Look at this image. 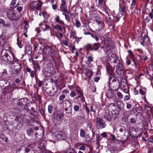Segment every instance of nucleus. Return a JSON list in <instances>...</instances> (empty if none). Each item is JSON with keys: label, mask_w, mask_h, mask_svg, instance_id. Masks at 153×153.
Returning a JSON list of instances; mask_svg holds the SVG:
<instances>
[{"label": "nucleus", "mask_w": 153, "mask_h": 153, "mask_svg": "<svg viewBox=\"0 0 153 153\" xmlns=\"http://www.w3.org/2000/svg\"><path fill=\"white\" fill-rule=\"evenodd\" d=\"M10 66L12 69V72L14 74H18L22 68L21 65L17 61H14Z\"/></svg>", "instance_id": "obj_1"}, {"label": "nucleus", "mask_w": 153, "mask_h": 153, "mask_svg": "<svg viewBox=\"0 0 153 153\" xmlns=\"http://www.w3.org/2000/svg\"><path fill=\"white\" fill-rule=\"evenodd\" d=\"M6 14L8 18L11 20L16 21L19 18L13 10L7 9L6 11Z\"/></svg>", "instance_id": "obj_2"}, {"label": "nucleus", "mask_w": 153, "mask_h": 153, "mask_svg": "<svg viewBox=\"0 0 153 153\" xmlns=\"http://www.w3.org/2000/svg\"><path fill=\"white\" fill-rule=\"evenodd\" d=\"M96 126L98 129H102L105 128L106 124L101 118L99 117L97 119Z\"/></svg>", "instance_id": "obj_3"}, {"label": "nucleus", "mask_w": 153, "mask_h": 153, "mask_svg": "<svg viewBox=\"0 0 153 153\" xmlns=\"http://www.w3.org/2000/svg\"><path fill=\"white\" fill-rule=\"evenodd\" d=\"M42 3L41 1H39L38 3L35 1H33L32 3V6L30 8V10L36 9L39 10L41 9Z\"/></svg>", "instance_id": "obj_4"}, {"label": "nucleus", "mask_w": 153, "mask_h": 153, "mask_svg": "<svg viewBox=\"0 0 153 153\" xmlns=\"http://www.w3.org/2000/svg\"><path fill=\"white\" fill-rule=\"evenodd\" d=\"M116 108L115 105V104L114 103H111L109 105L108 108V111L110 113L114 115H116V114L118 113L120 111L119 110L118 111H117V112H116Z\"/></svg>", "instance_id": "obj_5"}, {"label": "nucleus", "mask_w": 153, "mask_h": 153, "mask_svg": "<svg viewBox=\"0 0 153 153\" xmlns=\"http://www.w3.org/2000/svg\"><path fill=\"white\" fill-rule=\"evenodd\" d=\"M43 53L48 56H52L53 51L51 48L48 46L44 47L43 50Z\"/></svg>", "instance_id": "obj_6"}, {"label": "nucleus", "mask_w": 153, "mask_h": 153, "mask_svg": "<svg viewBox=\"0 0 153 153\" xmlns=\"http://www.w3.org/2000/svg\"><path fill=\"white\" fill-rule=\"evenodd\" d=\"M116 73L117 74L123 75L124 73V70L123 65L119 63L117 66Z\"/></svg>", "instance_id": "obj_7"}, {"label": "nucleus", "mask_w": 153, "mask_h": 153, "mask_svg": "<svg viewBox=\"0 0 153 153\" xmlns=\"http://www.w3.org/2000/svg\"><path fill=\"white\" fill-rule=\"evenodd\" d=\"M100 45V44L99 42L92 44H88L87 45V48L91 51H97L98 50Z\"/></svg>", "instance_id": "obj_8"}, {"label": "nucleus", "mask_w": 153, "mask_h": 153, "mask_svg": "<svg viewBox=\"0 0 153 153\" xmlns=\"http://www.w3.org/2000/svg\"><path fill=\"white\" fill-rule=\"evenodd\" d=\"M116 115L112 114L110 113L109 111L108 113H106L104 115V117L106 120L109 121H111L112 119H114L116 117Z\"/></svg>", "instance_id": "obj_9"}, {"label": "nucleus", "mask_w": 153, "mask_h": 153, "mask_svg": "<svg viewBox=\"0 0 153 153\" xmlns=\"http://www.w3.org/2000/svg\"><path fill=\"white\" fill-rule=\"evenodd\" d=\"M63 115L62 113L58 111H55L53 114V117L54 120H59L62 119Z\"/></svg>", "instance_id": "obj_10"}, {"label": "nucleus", "mask_w": 153, "mask_h": 153, "mask_svg": "<svg viewBox=\"0 0 153 153\" xmlns=\"http://www.w3.org/2000/svg\"><path fill=\"white\" fill-rule=\"evenodd\" d=\"M114 91L113 90H112L111 89L108 90L107 91L106 96L108 99H112L115 96Z\"/></svg>", "instance_id": "obj_11"}, {"label": "nucleus", "mask_w": 153, "mask_h": 153, "mask_svg": "<svg viewBox=\"0 0 153 153\" xmlns=\"http://www.w3.org/2000/svg\"><path fill=\"white\" fill-rule=\"evenodd\" d=\"M10 84L9 82L5 79H1L0 80V86L1 88L6 89Z\"/></svg>", "instance_id": "obj_12"}, {"label": "nucleus", "mask_w": 153, "mask_h": 153, "mask_svg": "<svg viewBox=\"0 0 153 153\" xmlns=\"http://www.w3.org/2000/svg\"><path fill=\"white\" fill-rule=\"evenodd\" d=\"M56 137L57 139L64 140L65 138L64 133L61 131H58L56 133Z\"/></svg>", "instance_id": "obj_13"}, {"label": "nucleus", "mask_w": 153, "mask_h": 153, "mask_svg": "<svg viewBox=\"0 0 153 153\" xmlns=\"http://www.w3.org/2000/svg\"><path fill=\"white\" fill-rule=\"evenodd\" d=\"M28 100V99L27 97L18 100L17 104L19 106L24 105L27 103Z\"/></svg>", "instance_id": "obj_14"}, {"label": "nucleus", "mask_w": 153, "mask_h": 153, "mask_svg": "<svg viewBox=\"0 0 153 153\" xmlns=\"http://www.w3.org/2000/svg\"><path fill=\"white\" fill-rule=\"evenodd\" d=\"M60 9L63 12L68 13L66 4L65 0H61Z\"/></svg>", "instance_id": "obj_15"}, {"label": "nucleus", "mask_w": 153, "mask_h": 153, "mask_svg": "<svg viewBox=\"0 0 153 153\" xmlns=\"http://www.w3.org/2000/svg\"><path fill=\"white\" fill-rule=\"evenodd\" d=\"M46 142L45 141H42L39 145L38 147L41 149L43 153H45L46 148L45 146H46Z\"/></svg>", "instance_id": "obj_16"}, {"label": "nucleus", "mask_w": 153, "mask_h": 153, "mask_svg": "<svg viewBox=\"0 0 153 153\" xmlns=\"http://www.w3.org/2000/svg\"><path fill=\"white\" fill-rule=\"evenodd\" d=\"M6 88H6V91L7 93H12L16 88L14 84H12L10 85H9Z\"/></svg>", "instance_id": "obj_17"}, {"label": "nucleus", "mask_w": 153, "mask_h": 153, "mask_svg": "<svg viewBox=\"0 0 153 153\" xmlns=\"http://www.w3.org/2000/svg\"><path fill=\"white\" fill-rule=\"evenodd\" d=\"M8 55V54L6 52H4V50L2 51L1 54V60L6 62Z\"/></svg>", "instance_id": "obj_18"}, {"label": "nucleus", "mask_w": 153, "mask_h": 153, "mask_svg": "<svg viewBox=\"0 0 153 153\" xmlns=\"http://www.w3.org/2000/svg\"><path fill=\"white\" fill-rule=\"evenodd\" d=\"M67 103L70 104V105L68 108H66L65 109V110L66 111V113L68 114H70L72 112V108L71 107V103L69 100H67L66 102V103Z\"/></svg>", "instance_id": "obj_19"}, {"label": "nucleus", "mask_w": 153, "mask_h": 153, "mask_svg": "<svg viewBox=\"0 0 153 153\" xmlns=\"http://www.w3.org/2000/svg\"><path fill=\"white\" fill-rule=\"evenodd\" d=\"M27 134L29 136H32L34 134L36 136L37 135V133L34 132V129L33 128H30L27 131ZM36 136H35V137Z\"/></svg>", "instance_id": "obj_20"}, {"label": "nucleus", "mask_w": 153, "mask_h": 153, "mask_svg": "<svg viewBox=\"0 0 153 153\" xmlns=\"http://www.w3.org/2000/svg\"><path fill=\"white\" fill-rule=\"evenodd\" d=\"M117 107L119 109V110H122L123 108V103L120 100H117L116 102Z\"/></svg>", "instance_id": "obj_21"}, {"label": "nucleus", "mask_w": 153, "mask_h": 153, "mask_svg": "<svg viewBox=\"0 0 153 153\" xmlns=\"http://www.w3.org/2000/svg\"><path fill=\"white\" fill-rule=\"evenodd\" d=\"M95 135V133L92 131V133L90 134H88L86 135L85 137V140L86 142L90 141L91 140L93 139V137Z\"/></svg>", "instance_id": "obj_22"}, {"label": "nucleus", "mask_w": 153, "mask_h": 153, "mask_svg": "<svg viewBox=\"0 0 153 153\" xmlns=\"http://www.w3.org/2000/svg\"><path fill=\"white\" fill-rule=\"evenodd\" d=\"M109 84L110 86H111V88H113L112 89L114 91L116 90L119 88L117 83L116 82H112Z\"/></svg>", "instance_id": "obj_23"}, {"label": "nucleus", "mask_w": 153, "mask_h": 153, "mask_svg": "<svg viewBox=\"0 0 153 153\" xmlns=\"http://www.w3.org/2000/svg\"><path fill=\"white\" fill-rule=\"evenodd\" d=\"M76 91L77 93V97H76L75 98L78 99L79 98H82L83 95V94L81 90L79 88H77L76 90Z\"/></svg>", "instance_id": "obj_24"}, {"label": "nucleus", "mask_w": 153, "mask_h": 153, "mask_svg": "<svg viewBox=\"0 0 153 153\" xmlns=\"http://www.w3.org/2000/svg\"><path fill=\"white\" fill-rule=\"evenodd\" d=\"M9 46L8 43L6 42L4 43L3 44V46L2 47V51L4 50V52H7V51H9Z\"/></svg>", "instance_id": "obj_25"}, {"label": "nucleus", "mask_w": 153, "mask_h": 153, "mask_svg": "<svg viewBox=\"0 0 153 153\" xmlns=\"http://www.w3.org/2000/svg\"><path fill=\"white\" fill-rule=\"evenodd\" d=\"M93 72L90 70H86V74L88 78L90 79L93 75Z\"/></svg>", "instance_id": "obj_26"}, {"label": "nucleus", "mask_w": 153, "mask_h": 153, "mask_svg": "<svg viewBox=\"0 0 153 153\" xmlns=\"http://www.w3.org/2000/svg\"><path fill=\"white\" fill-rule=\"evenodd\" d=\"M116 79H117L114 76H109V84L112 83V82H116Z\"/></svg>", "instance_id": "obj_27"}, {"label": "nucleus", "mask_w": 153, "mask_h": 153, "mask_svg": "<svg viewBox=\"0 0 153 153\" xmlns=\"http://www.w3.org/2000/svg\"><path fill=\"white\" fill-rule=\"evenodd\" d=\"M130 57L131 59L134 62L135 66L136 67L137 65V60L136 59L135 57L134 56V55H132L131 56H130Z\"/></svg>", "instance_id": "obj_28"}, {"label": "nucleus", "mask_w": 153, "mask_h": 153, "mask_svg": "<svg viewBox=\"0 0 153 153\" xmlns=\"http://www.w3.org/2000/svg\"><path fill=\"white\" fill-rule=\"evenodd\" d=\"M13 56L12 55H11V56H9L8 55L7 56V59L6 60V62H11L12 61H13Z\"/></svg>", "instance_id": "obj_29"}, {"label": "nucleus", "mask_w": 153, "mask_h": 153, "mask_svg": "<svg viewBox=\"0 0 153 153\" xmlns=\"http://www.w3.org/2000/svg\"><path fill=\"white\" fill-rule=\"evenodd\" d=\"M19 150L20 151H23L27 153L29 151V149L28 148H27L24 146L21 147Z\"/></svg>", "instance_id": "obj_30"}, {"label": "nucleus", "mask_w": 153, "mask_h": 153, "mask_svg": "<svg viewBox=\"0 0 153 153\" xmlns=\"http://www.w3.org/2000/svg\"><path fill=\"white\" fill-rule=\"evenodd\" d=\"M55 20L57 22L60 24H62L63 23L62 21L60 20L59 17L58 16H56V17L55 18Z\"/></svg>", "instance_id": "obj_31"}, {"label": "nucleus", "mask_w": 153, "mask_h": 153, "mask_svg": "<svg viewBox=\"0 0 153 153\" xmlns=\"http://www.w3.org/2000/svg\"><path fill=\"white\" fill-rule=\"evenodd\" d=\"M80 136L81 137H84L85 136V132L83 129H81L80 130Z\"/></svg>", "instance_id": "obj_32"}, {"label": "nucleus", "mask_w": 153, "mask_h": 153, "mask_svg": "<svg viewBox=\"0 0 153 153\" xmlns=\"http://www.w3.org/2000/svg\"><path fill=\"white\" fill-rule=\"evenodd\" d=\"M76 95V90H74V91H72L70 94V96L72 97H74Z\"/></svg>", "instance_id": "obj_33"}, {"label": "nucleus", "mask_w": 153, "mask_h": 153, "mask_svg": "<svg viewBox=\"0 0 153 153\" xmlns=\"http://www.w3.org/2000/svg\"><path fill=\"white\" fill-rule=\"evenodd\" d=\"M26 50L29 54H30L32 52V49L30 47H27L26 48Z\"/></svg>", "instance_id": "obj_34"}, {"label": "nucleus", "mask_w": 153, "mask_h": 153, "mask_svg": "<svg viewBox=\"0 0 153 153\" xmlns=\"http://www.w3.org/2000/svg\"><path fill=\"white\" fill-rule=\"evenodd\" d=\"M53 107L51 105H49L48 106V111L49 113H52Z\"/></svg>", "instance_id": "obj_35"}, {"label": "nucleus", "mask_w": 153, "mask_h": 153, "mask_svg": "<svg viewBox=\"0 0 153 153\" xmlns=\"http://www.w3.org/2000/svg\"><path fill=\"white\" fill-rule=\"evenodd\" d=\"M123 91L124 92L128 94L129 93V89L127 85L126 86H125V88L123 89Z\"/></svg>", "instance_id": "obj_36"}, {"label": "nucleus", "mask_w": 153, "mask_h": 153, "mask_svg": "<svg viewBox=\"0 0 153 153\" xmlns=\"http://www.w3.org/2000/svg\"><path fill=\"white\" fill-rule=\"evenodd\" d=\"M16 3V0H13L10 5V7L11 8H13Z\"/></svg>", "instance_id": "obj_37"}, {"label": "nucleus", "mask_w": 153, "mask_h": 153, "mask_svg": "<svg viewBox=\"0 0 153 153\" xmlns=\"http://www.w3.org/2000/svg\"><path fill=\"white\" fill-rule=\"evenodd\" d=\"M94 19L97 22V23L99 24L102 23L101 21L100 20V18L99 16H96L95 17Z\"/></svg>", "instance_id": "obj_38"}, {"label": "nucleus", "mask_w": 153, "mask_h": 153, "mask_svg": "<svg viewBox=\"0 0 153 153\" xmlns=\"http://www.w3.org/2000/svg\"><path fill=\"white\" fill-rule=\"evenodd\" d=\"M65 13L64 12L62 13V14L65 16V18L67 21L68 22L70 21V17L69 16Z\"/></svg>", "instance_id": "obj_39"}, {"label": "nucleus", "mask_w": 153, "mask_h": 153, "mask_svg": "<svg viewBox=\"0 0 153 153\" xmlns=\"http://www.w3.org/2000/svg\"><path fill=\"white\" fill-rule=\"evenodd\" d=\"M93 61V58L91 56H89L88 57V62L90 64L91 62Z\"/></svg>", "instance_id": "obj_40"}, {"label": "nucleus", "mask_w": 153, "mask_h": 153, "mask_svg": "<svg viewBox=\"0 0 153 153\" xmlns=\"http://www.w3.org/2000/svg\"><path fill=\"white\" fill-rule=\"evenodd\" d=\"M130 95L129 93L128 94V95L125 96L124 98V100H128L130 99Z\"/></svg>", "instance_id": "obj_41"}, {"label": "nucleus", "mask_w": 153, "mask_h": 153, "mask_svg": "<svg viewBox=\"0 0 153 153\" xmlns=\"http://www.w3.org/2000/svg\"><path fill=\"white\" fill-rule=\"evenodd\" d=\"M35 70L36 71L37 70H40V67L38 65V63H36V65H35Z\"/></svg>", "instance_id": "obj_42"}, {"label": "nucleus", "mask_w": 153, "mask_h": 153, "mask_svg": "<svg viewBox=\"0 0 153 153\" xmlns=\"http://www.w3.org/2000/svg\"><path fill=\"white\" fill-rule=\"evenodd\" d=\"M109 76H114V70L112 68H111V71H109Z\"/></svg>", "instance_id": "obj_43"}, {"label": "nucleus", "mask_w": 153, "mask_h": 153, "mask_svg": "<svg viewBox=\"0 0 153 153\" xmlns=\"http://www.w3.org/2000/svg\"><path fill=\"white\" fill-rule=\"evenodd\" d=\"M125 10V7L124 6H123L122 7H120V11L123 13H126V11Z\"/></svg>", "instance_id": "obj_44"}, {"label": "nucleus", "mask_w": 153, "mask_h": 153, "mask_svg": "<svg viewBox=\"0 0 153 153\" xmlns=\"http://www.w3.org/2000/svg\"><path fill=\"white\" fill-rule=\"evenodd\" d=\"M67 153H76L75 150L72 149H70L67 152Z\"/></svg>", "instance_id": "obj_45"}, {"label": "nucleus", "mask_w": 153, "mask_h": 153, "mask_svg": "<svg viewBox=\"0 0 153 153\" xmlns=\"http://www.w3.org/2000/svg\"><path fill=\"white\" fill-rule=\"evenodd\" d=\"M34 97L36 101H39L40 99V97L39 95H35L34 96Z\"/></svg>", "instance_id": "obj_46"}, {"label": "nucleus", "mask_w": 153, "mask_h": 153, "mask_svg": "<svg viewBox=\"0 0 153 153\" xmlns=\"http://www.w3.org/2000/svg\"><path fill=\"white\" fill-rule=\"evenodd\" d=\"M117 97L120 99H121L123 97V95L120 92H117Z\"/></svg>", "instance_id": "obj_47"}, {"label": "nucleus", "mask_w": 153, "mask_h": 153, "mask_svg": "<svg viewBox=\"0 0 153 153\" xmlns=\"http://www.w3.org/2000/svg\"><path fill=\"white\" fill-rule=\"evenodd\" d=\"M55 27L56 29H58L59 30L61 31H62V27H61L60 25H57L55 26Z\"/></svg>", "instance_id": "obj_48"}, {"label": "nucleus", "mask_w": 153, "mask_h": 153, "mask_svg": "<svg viewBox=\"0 0 153 153\" xmlns=\"http://www.w3.org/2000/svg\"><path fill=\"white\" fill-rule=\"evenodd\" d=\"M76 22L75 25L76 27L78 28L81 25L80 22L77 20H76Z\"/></svg>", "instance_id": "obj_49"}, {"label": "nucleus", "mask_w": 153, "mask_h": 153, "mask_svg": "<svg viewBox=\"0 0 153 153\" xmlns=\"http://www.w3.org/2000/svg\"><path fill=\"white\" fill-rule=\"evenodd\" d=\"M131 123H135L136 122V120L135 118H131L130 119Z\"/></svg>", "instance_id": "obj_50"}, {"label": "nucleus", "mask_w": 153, "mask_h": 153, "mask_svg": "<svg viewBox=\"0 0 153 153\" xmlns=\"http://www.w3.org/2000/svg\"><path fill=\"white\" fill-rule=\"evenodd\" d=\"M96 141H100L101 139H100V137L99 134H96Z\"/></svg>", "instance_id": "obj_51"}, {"label": "nucleus", "mask_w": 153, "mask_h": 153, "mask_svg": "<svg viewBox=\"0 0 153 153\" xmlns=\"http://www.w3.org/2000/svg\"><path fill=\"white\" fill-rule=\"evenodd\" d=\"M30 76L33 78L34 77V75L36 74V72L34 71H32L31 72Z\"/></svg>", "instance_id": "obj_52"}, {"label": "nucleus", "mask_w": 153, "mask_h": 153, "mask_svg": "<svg viewBox=\"0 0 153 153\" xmlns=\"http://www.w3.org/2000/svg\"><path fill=\"white\" fill-rule=\"evenodd\" d=\"M79 108V106H78L77 105H75L74 108V110L76 111H78Z\"/></svg>", "instance_id": "obj_53"}, {"label": "nucleus", "mask_w": 153, "mask_h": 153, "mask_svg": "<svg viewBox=\"0 0 153 153\" xmlns=\"http://www.w3.org/2000/svg\"><path fill=\"white\" fill-rule=\"evenodd\" d=\"M65 96L64 94H62L59 97V100H63L65 97Z\"/></svg>", "instance_id": "obj_54"}, {"label": "nucleus", "mask_w": 153, "mask_h": 153, "mask_svg": "<svg viewBox=\"0 0 153 153\" xmlns=\"http://www.w3.org/2000/svg\"><path fill=\"white\" fill-rule=\"evenodd\" d=\"M24 23L25 24V26H24V29L27 30V29L29 27L28 24L26 22H24Z\"/></svg>", "instance_id": "obj_55"}, {"label": "nucleus", "mask_w": 153, "mask_h": 153, "mask_svg": "<svg viewBox=\"0 0 153 153\" xmlns=\"http://www.w3.org/2000/svg\"><path fill=\"white\" fill-rule=\"evenodd\" d=\"M101 135L102 137L106 138L108 136L107 135L106 133L105 132H103L101 134Z\"/></svg>", "instance_id": "obj_56"}, {"label": "nucleus", "mask_w": 153, "mask_h": 153, "mask_svg": "<svg viewBox=\"0 0 153 153\" xmlns=\"http://www.w3.org/2000/svg\"><path fill=\"white\" fill-rule=\"evenodd\" d=\"M106 50H105V52L106 53H107L109 52L111 49V48L110 46H106Z\"/></svg>", "instance_id": "obj_57"}, {"label": "nucleus", "mask_w": 153, "mask_h": 153, "mask_svg": "<svg viewBox=\"0 0 153 153\" xmlns=\"http://www.w3.org/2000/svg\"><path fill=\"white\" fill-rule=\"evenodd\" d=\"M149 16L152 19H153V9H152V12L149 13Z\"/></svg>", "instance_id": "obj_58"}, {"label": "nucleus", "mask_w": 153, "mask_h": 153, "mask_svg": "<svg viewBox=\"0 0 153 153\" xmlns=\"http://www.w3.org/2000/svg\"><path fill=\"white\" fill-rule=\"evenodd\" d=\"M17 44L19 47V48H21L22 47V46L21 44V42L19 40V39L18 38L17 39Z\"/></svg>", "instance_id": "obj_59"}, {"label": "nucleus", "mask_w": 153, "mask_h": 153, "mask_svg": "<svg viewBox=\"0 0 153 153\" xmlns=\"http://www.w3.org/2000/svg\"><path fill=\"white\" fill-rule=\"evenodd\" d=\"M131 105L128 103L126 104V108L128 109L131 108Z\"/></svg>", "instance_id": "obj_60"}, {"label": "nucleus", "mask_w": 153, "mask_h": 153, "mask_svg": "<svg viewBox=\"0 0 153 153\" xmlns=\"http://www.w3.org/2000/svg\"><path fill=\"white\" fill-rule=\"evenodd\" d=\"M97 34H98V33H95V34L94 36V37H93L95 39V40L96 41H98L99 40V38L97 36Z\"/></svg>", "instance_id": "obj_61"}, {"label": "nucleus", "mask_w": 153, "mask_h": 153, "mask_svg": "<svg viewBox=\"0 0 153 153\" xmlns=\"http://www.w3.org/2000/svg\"><path fill=\"white\" fill-rule=\"evenodd\" d=\"M22 6L18 7H17V10L19 11H21L22 9Z\"/></svg>", "instance_id": "obj_62"}, {"label": "nucleus", "mask_w": 153, "mask_h": 153, "mask_svg": "<svg viewBox=\"0 0 153 153\" xmlns=\"http://www.w3.org/2000/svg\"><path fill=\"white\" fill-rule=\"evenodd\" d=\"M45 28L44 29V31H45L48 30L50 28V27L47 25L46 24L45 25Z\"/></svg>", "instance_id": "obj_63"}, {"label": "nucleus", "mask_w": 153, "mask_h": 153, "mask_svg": "<svg viewBox=\"0 0 153 153\" xmlns=\"http://www.w3.org/2000/svg\"><path fill=\"white\" fill-rule=\"evenodd\" d=\"M79 149L84 151L85 150V146H82L79 147Z\"/></svg>", "instance_id": "obj_64"}]
</instances>
